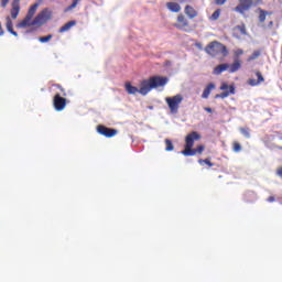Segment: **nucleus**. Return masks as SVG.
Instances as JSON below:
<instances>
[{
    "label": "nucleus",
    "instance_id": "33",
    "mask_svg": "<svg viewBox=\"0 0 282 282\" xmlns=\"http://www.w3.org/2000/svg\"><path fill=\"white\" fill-rule=\"evenodd\" d=\"M11 6H21V0H13Z\"/></svg>",
    "mask_w": 282,
    "mask_h": 282
},
{
    "label": "nucleus",
    "instance_id": "14",
    "mask_svg": "<svg viewBox=\"0 0 282 282\" xmlns=\"http://www.w3.org/2000/svg\"><path fill=\"white\" fill-rule=\"evenodd\" d=\"M241 69V61L235 59V62L229 65V74H235V72H239Z\"/></svg>",
    "mask_w": 282,
    "mask_h": 282
},
{
    "label": "nucleus",
    "instance_id": "6",
    "mask_svg": "<svg viewBox=\"0 0 282 282\" xmlns=\"http://www.w3.org/2000/svg\"><path fill=\"white\" fill-rule=\"evenodd\" d=\"M36 10H39V3L31 6L25 18L18 24V28H30V25H32V19H34V14H36Z\"/></svg>",
    "mask_w": 282,
    "mask_h": 282
},
{
    "label": "nucleus",
    "instance_id": "25",
    "mask_svg": "<svg viewBox=\"0 0 282 282\" xmlns=\"http://www.w3.org/2000/svg\"><path fill=\"white\" fill-rule=\"evenodd\" d=\"M79 1H80V0H73L72 4L68 6V7L65 9V12H69V11H72V10H74V8H76V7L78 6V2H79Z\"/></svg>",
    "mask_w": 282,
    "mask_h": 282
},
{
    "label": "nucleus",
    "instance_id": "27",
    "mask_svg": "<svg viewBox=\"0 0 282 282\" xmlns=\"http://www.w3.org/2000/svg\"><path fill=\"white\" fill-rule=\"evenodd\" d=\"M53 36H54V35L48 34V35H46V36L40 37L39 41H40V43H47L48 41H52Z\"/></svg>",
    "mask_w": 282,
    "mask_h": 282
},
{
    "label": "nucleus",
    "instance_id": "2",
    "mask_svg": "<svg viewBox=\"0 0 282 282\" xmlns=\"http://www.w3.org/2000/svg\"><path fill=\"white\" fill-rule=\"evenodd\" d=\"M198 140H202V134H199V132L192 131L191 133H188L185 137L184 150L181 152L182 155H184L185 158H193V155H202L206 147L200 144L193 149V147H195V142H198Z\"/></svg>",
    "mask_w": 282,
    "mask_h": 282
},
{
    "label": "nucleus",
    "instance_id": "9",
    "mask_svg": "<svg viewBox=\"0 0 282 282\" xmlns=\"http://www.w3.org/2000/svg\"><path fill=\"white\" fill-rule=\"evenodd\" d=\"M220 90L223 93L215 95V98H221L224 100V98H228V96H234L235 94V85H227L226 83H223L220 86Z\"/></svg>",
    "mask_w": 282,
    "mask_h": 282
},
{
    "label": "nucleus",
    "instance_id": "10",
    "mask_svg": "<svg viewBox=\"0 0 282 282\" xmlns=\"http://www.w3.org/2000/svg\"><path fill=\"white\" fill-rule=\"evenodd\" d=\"M97 132L105 138H113L118 135V130L113 128H108L106 126L99 124L97 126Z\"/></svg>",
    "mask_w": 282,
    "mask_h": 282
},
{
    "label": "nucleus",
    "instance_id": "1",
    "mask_svg": "<svg viewBox=\"0 0 282 282\" xmlns=\"http://www.w3.org/2000/svg\"><path fill=\"white\" fill-rule=\"evenodd\" d=\"M169 83L167 77L162 76H152L149 79H143L140 83V89L138 87L132 86L131 83H126V91L132 96H135V94H141V96H147L149 91L152 89H158V87H164Z\"/></svg>",
    "mask_w": 282,
    "mask_h": 282
},
{
    "label": "nucleus",
    "instance_id": "3",
    "mask_svg": "<svg viewBox=\"0 0 282 282\" xmlns=\"http://www.w3.org/2000/svg\"><path fill=\"white\" fill-rule=\"evenodd\" d=\"M205 52L206 54H208L209 56H219V54H221V56H224V58H226V56H228L229 52H228V47H226V45L221 44L218 41H213L210 42L206 47H205Z\"/></svg>",
    "mask_w": 282,
    "mask_h": 282
},
{
    "label": "nucleus",
    "instance_id": "16",
    "mask_svg": "<svg viewBox=\"0 0 282 282\" xmlns=\"http://www.w3.org/2000/svg\"><path fill=\"white\" fill-rule=\"evenodd\" d=\"M166 8L170 12H180L182 10V7L177 2H167Z\"/></svg>",
    "mask_w": 282,
    "mask_h": 282
},
{
    "label": "nucleus",
    "instance_id": "23",
    "mask_svg": "<svg viewBox=\"0 0 282 282\" xmlns=\"http://www.w3.org/2000/svg\"><path fill=\"white\" fill-rule=\"evenodd\" d=\"M165 151H173L175 149L171 139H165Z\"/></svg>",
    "mask_w": 282,
    "mask_h": 282
},
{
    "label": "nucleus",
    "instance_id": "28",
    "mask_svg": "<svg viewBox=\"0 0 282 282\" xmlns=\"http://www.w3.org/2000/svg\"><path fill=\"white\" fill-rule=\"evenodd\" d=\"M240 133H242L245 138H250V128H240Z\"/></svg>",
    "mask_w": 282,
    "mask_h": 282
},
{
    "label": "nucleus",
    "instance_id": "21",
    "mask_svg": "<svg viewBox=\"0 0 282 282\" xmlns=\"http://www.w3.org/2000/svg\"><path fill=\"white\" fill-rule=\"evenodd\" d=\"M219 17H221V9L214 11V13L210 15V21H217Z\"/></svg>",
    "mask_w": 282,
    "mask_h": 282
},
{
    "label": "nucleus",
    "instance_id": "11",
    "mask_svg": "<svg viewBox=\"0 0 282 282\" xmlns=\"http://www.w3.org/2000/svg\"><path fill=\"white\" fill-rule=\"evenodd\" d=\"M174 28H176V30H183L184 32H187L191 25L188 24V20L186 19V17H184V14H180L176 19Z\"/></svg>",
    "mask_w": 282,
    "mask_h": 282
},
{
    "label": "nucleus",
    "instance_id": "12",
    "mask_svg": "<svg viewBox=\"0 0 282 282\" xmlns=\"http://www.w3.org/2000/svg\"><path fill=\"white\" fill-rule=\"evenodd\" d=\"M254 74L258 78L257 79H248V85H250L251 87H257V85H261V83H264L265 82V78H263V75L261 74L260 70H254Z\"/></svg>",
    "mask_w": 282,
    "mask_h": 282
},
{
    "label": "nucleus",
    "instance_id": "5",
    "mask_svg": "<svg viewBox=\"0 0 282 282\" xmlns=\"http://www.w3.org/2000/svg\"><path fill=\"white\" fill-rule=\"evenodd\" d=\"M52 10L50 8L43 9L32 21V25H45L52 19Z\"/></svg>",
    "mask_w": 282,
    "mask_h": 282
},
{
    "label": "nucleus",
    "instance_id": "31",
    "mask_svg": "<svg viewBox=\"0 0 282 282\" xmlns=\"http://www.w3.org/2000/svg\"><path fill=\"white\" fill-rule=\"evenodd\" d=\"M10 3V0H1L0 6L1 8H8V4Z\"/></svg>",
    "mask_w": 282,
    "mask_h": 282
},
{
    "label": "nucleus",
    "instance_id": "24",
    "mask_svg": "<svg viewBox=\"0 0 282 282\" xmlns=\"http://www.w3.org/2000/svg\"><path fill=\"white\" fill-rule=\"evenodd\" d=\"M259 56H261V52L259 51H254L249 57L248 61H257V58H259Z\"/></svg>",
    "mask_w": 282,
    "mask_h": 282
},
{
    "label": "nucleus",
    "instance_id": "39",
    "mask_svg": "<svg viewBox=\"0 0 282 282\" xmlns=\"http://www.w3.org/2000/svg\"><path fill=\"white\" fill-rule=\"evenodd\" d=\"M275 199H274V196H270L269 198H268V202H270V203H272V202H274Z\"/></svg>",
    "mask_w": 282,
    "mask_h": 282
},
{
    "label": "nucleus",
    "instance_id": "20",
    "mask_svg": "<svg viewBox=\"0 0 282 282\" xmlns=\"http://www.w3.org/2000/svg\"><path fill=\"white\" fill-rule=\"evenodd\" d=\"M11 19H17L19 17V12H21V6L11 4Z\"/></svg>",
    "mask_w": 282,
    "mask_h": 282
},
{
    "label": "nucleus",
    "instance_id": "19",
    "mask_svg": "<svg viewBox=\"0 0 282 282\" xmlns=\"http://www.w3.org/2000/svg\"><path fill=\"white\" fill-rule=\"evenodd\" d=\"M213 89H215V84L210 83L206 86V88L203 91L202 98H208V96H210V91H213Z\"/></svg>",
    "mask_w": 282,
    "mask_h": 282
},
{
    "label": "nucleus",
    "instance_id": "17",
    "mask_svg": "<svg viewBox=\"0 0 282 282\" xmlns=\"http://www.w3.org/2000/svg\"><path fill=\"white\" fill-rule=\"evenodd\" d=\"M185 14L188 17V19H195V17H197V11L195 10V8L186 6Z\"/></svg>",
    "mask_w": 282,
    "mask_h": 282
},
{
    "label": "nucleus",
    "instance_id": "18",
    "mask_svg": "<svg viewBox=\"0 0 282 282\" xmlns=\"http://www.w3.org/2000/svg\"><path fill=\"white\" fill-rule=\"evenodd\" d=\"M7 30H8V32H10V34H12L13 36H19V34L17 33V31H14V29H13L12 19H10V17H7Z\"/></svg>",
    "mask_w": 282,
    "mask_h": 282
},
{
    "label": "nucleus",
    "instance_id": "40",
    "mask_svg": "<svg viewBox=\"0 0 282 282\" xmlns=\"http://www.w3.org/2000/svg\"><path fill=\"white\" fill-rule=\"evenodd\" d=\"M198 47H202V44H196Z\"/></svg>",
    "mask_w": 282,
    "mask_h": 282
},
{
    "label": "nucleus",
    "instance_id": "26",
    "mask_svg": "<svg viewBox=\"0 0 282 282\" xmlns=\"http://www.w3.org/2000/svg\"><path fill=\"white\" fill-rule=\"evenodd\" d=\"M198 164H207V166H215V164L210 162V159H199Z\"/></svg>",
    "mask_w": 282,
    "mask_h": 282
},
{
    "label": "nucleus",
    "instance_id": "32",
    "mask_svg": "<svg viewBox=\"0 0 282 282\" xmlns=\"http://www.w3.org/2000/svg\"><path fill=\"white\" fill-rule=\"evenodd\" d=\"M228 0H215L216 6H224Z\"/></svg>",
    "mask_w": 282,
    "mask_h": 282
},
{
    "label": "nucleus",
    "instance_id": "13",
    "mask_svg": "<svg viewBox=\"0 0 282 282\" xmlns=\"http://www.w3.org/2000/svg\"><path fill=\"white\" fill-rule=\"evenodd\" d=\"M230 64H219L218 66H216L214 68V74L216 76H219V74H224V72H226L227 69H229Z\"/></svg>",
    "mask_w": 282,
    "mask_h": 282
},
{
    "label": "nucleus",
    "instance_id": "29",
    "mask_svg": "<svg viewBox=\"0 0 282 282\" xmlns=\"http://www.w3.org/2000/svg\"><path fill=\"white\" fill-rule=\"evenodd\" d=\"M267 13L265 11L261 10L259 15L260 23H263L265 21Z\"/></svg>",
    "mask_w": 282,
    "mask_h": 282
},
{
    "label": "nucleus",
    "instance_id": "37",
    "mask_svg": "<svg viewBox=\"0 0 282 282\" xmlns=\"http://www.w3.org/2000/svg\"><path fill=\"white\" fill-rule=\"evenodd\" d=\"M3 34H4L3 25H2L1 22H0V36H3Z\"/></svg>",
    "mask_w": 282,
    "mask_h": 282
},
{
    "label": "nucleus",
    "instance_id": "34",
    "mask_svg": "<svg viewBox=\"0 0 282 282\" xmlns=\"http://www.w3.org/2000/svg\"><path fill=\"white\" fill-rule=\"evenodd\" d=\"M236 56H241L243 54V50L239 48L235 52Z\"/></svg>",
    "mask_w": 282,
    "mask_h": 282
},
{
    "label": "nucleus",
    "instance_id": "8",
    "mask_svg": "<svg viewBox=\"0 0 282 282\" xmlns=\"http://www.w3.org/2000/svg\"><path fill=\"white\" fill-rule=\"evenodd\" d=\"M53 107L55 111H63L67 107V99L62 97L61 94H55L53 97Z\"/></svg>",
    "mask_w": 282,
    "mask_h": 282
},
{
    "label": "nucleus",
    "instance_id": "36",
    "mask_svg": "<svg viewBox=\"0 0 282 282\" xmlns=\"http://www.w3.org/2000/svg\"><path fill=\"white\" fill-rule=\"evenodd\" d=\"M276 175L282 177V166L276 170Z\"/></svg>",
    "mask_w": 282,
    "mask_h": 282
},
{
    "label": "nucleus",
    "instance_id": "35",
    "mask_svg": "<svg viewBox=\"0 0 282 282\" xmlns=\"http://www.w3.org/2000/svg\"><path fill=\"white\" fill-rule=\"evenodd\" d=\"M238 30H240L241 34H246V26H238Z\"/></svg>",
    "mask_w": 282,
    "mask_h": 282
},
{
    "label": "nucleus",
    "instance_id": "38",
    "mask_svg": "<svg viewBox=\"0 0 282 282\" xmlns=\"http://www.w3.org/2000/svg\"><path fill=\"white\" fill-rule=\"evenodd\" d=\"M205 111H207V113H213V108H210V107H205Z\"/></svg>",
    "mask_w": 282,
    "mask_h": 282
},
{
    "label": "nucleus",
    "instance_id": "7",
    "mask_svg": "<svg viewBox=\"0 0 282 282\" xmlns=\"http://www.w3.org/2000/svg\"><path fill=\"white\" fill-rule=\"evenodd\" d=\"M252 6H254V0H239L238 6L235 7L234 12L238 14H246Z\"/></svg>",
    "mask_w": 282,
    "mask_h": 282
},
{
    "label": "nucleus",
    "instance_id": "15",
    "mask_svg": "<svg viewBox=\"0 0 282 282\" xmlns=\"http://www.w3.org/2000/svg\"><path fill=\"white\" fill-rule=\"evenodd\" d=\"M74 25H76V21L73 20V21L67 22L62 28H59V30H58L59 34L69 32V30H72V28H74Z\"/></svg>",
    "mask_w": 282,
    "mask_h": 282
},
{
    "label": "nucleus",
    "instance_id": "22",
    "mask_svg": "<svg viewBox=\"0 0 282 282\" xmlns=\"http://www.w3.org/2000/svg\"><path fill=\"white\" fill-rule=\"evenodd\" d=\"M240 151H241V143H239L238 141H234L232 142V152L240 153Z\"/></svg>",
    "mask_w": 282,
    "mask_h": 282
},
{
    "label": "nucleus",
    "instance_id": "30",
    "mask_svg": "<svg viewBox=\"0 0 282 282\" xmlns=\"http://www.w3.org/2000/svg\"><path fill=\"white\" fill-rule=\"evenodd\" d=\"M55 87L57 89H59V91L62 93V96H67V93H65V88H63V86H61L59 84H56Z\"/></svg>",
    "mask_w": 282,
    "mask_h": 282
},
{
    "label": "nucleus",
    "instance_id": "4",
    "mask_svg": "<svg viewBox=\"0 0 282 282\" xmlns=\"http://www.w3.org/2000/svg\"><path fill=\"white\" fill-rule=\"evenodd\" d=\"M182 100H184V97L180 94L173 97L165 98V102L171 113H177V111H180V105H182Z\"/></svg>",
    "mask_w": 282,
    "mask_h": 282
}]
</instances>
